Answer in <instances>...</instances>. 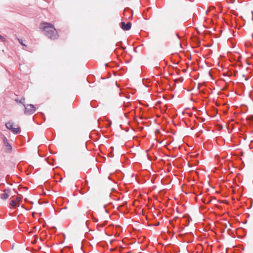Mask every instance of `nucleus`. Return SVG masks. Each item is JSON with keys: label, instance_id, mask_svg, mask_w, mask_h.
<instances>
[{"label": "nucleus", "instance_id": "obj_11", "mask_svg": "<svg viewBox=\"0 0 253 253\" xmlns=\"http://www.w3.org/2000/svg\"><path fill=\"white\" fill-rule=\"evenodd\" d=\"M3 141L4 145H5L6 144H7L8 143L7 138L5 136H4L3 138Z\"/></svg>", "mask_w": 253, "mask_h": 253}, {"label": "nucleus", "instance_id": "obj_19", "mask_svg": "<svg viewBox=\"0 0 253 253\" xmlns=\"http://www.w3.org/2000/svg\"><path fill=\"white\" fill-rule=\"evenodd\" d=\"M169 223L170 224V225H171V226H173V222H169Z\"/></svg>", "mask_w": 253, "mask_h": 253}, {"label": "nucleus", "instance_id": "obj_25", "mask_svg": "<svg viewBox=\"0 0 253 253\" xmlns=\"http://www.w3.org/2000/svg\"><path fill=\"white\" fill-rule=\"evenodd\" d=\"M187 221H189V218L188 219Z\"/></svg>", "mask_w": 253, "mask_h": 253}, {"label": "nucleus", "instance_id": "obj_13", "mask_svg": "<svg viewBox=\"0 0 253 253\" xmlns=\"http://www.w3.org/2000/svg\"><path fill=\"white\" fill-rule=\"evenodd\" d=\"M248 120H250L251 121H253V116H250L247 118Z\"/></svg>", "mask_w": 253, "mask_h": 253}, {"label": "nucleus", "instance_id": "obj_10", "mask_svg": "<svg viewBox=\"0 0 253 253\" xmlns=\"http://www.w3.org/2000/svg\"><path fill=\"white\" fill-rule=\"evenodd\" d=\"M15 101L17 103H20L23 105H24L25 98H21L20 100H19L18 99L16 98L15 99Z\"/></svg>", "mask_w": 253, "mask_h": 253}, {"label": "nucleus", "instance_id": "obj_7", "mask_svg": "<svg viewBox=\"0 0 253 253\" xmlns=\"http://www.w3.org/2000/svg\"><path fill=\"white\" fill-rule=\"evenodd\" d=\"M5 146V152L6 153H10L12 151V147L11 145L8 143L7 144H6L4 145Z\"/></svg>", "mask_w": 253, "mask_h": 253}, {"label": "nucleus", "instance_id": "obj_15", "mask_svg": "<svg viewBox=\"0 0 253 253\" xmlns=\"http://www.w3.org/2000/svg\"><path fill=\"white\" fill-rule=\"evenodd\" d=\"M0 40L2 42H4L5 41V39L2 36H1V37H0Z\"/></svg>", "mask_w": 253, "mask_h": 253}, {"label": "nucleus", "instance_id": "obj_12", "mask_svg": "<svg viewBox=\"0 0 253 253\" xmlns=\"http://www.w3.org/2000/svg\"><path fill=\"white\" fill-rule=\"evenodd\" d=\"M105 222H103V223H101V224H98L97 225V228L98 229V230H100V229H99V227L100 226L101 227H103L105 224Z\"/></svg>", "mask_w": 253, "mask_h": 253}, {"label": "nucleus", "instance_id": "obj_1", "mask_svg": "<svg viewBox=\"0 0 253 253\" xmlns=\"http://www.w3.org/2000/svg\"><path fill=\"white\" fill-rule=\"evenodd\" d=\"M40 28L45 34L48 31H52V33H56V30L53 25L47 22H42L40 24Z\"/></svg>", "mask_w": 253, "mask_h": 253}, {"label": "nucleus", "instance_id": "obj_26", "mask_svg": "<svg viewBox=\"0 0 253 253\" xmlns=\"http://www.w3.org/2000/svg\"><path fill=\"white\" fill-rule=\"evenodd\" d=\"M43 223H44V224H45V225L46 224V222H43Z\"/></svg>", "mask_w": 253, "mask_h": 253}, {"label": "nucleus", "instance_id": "obj_14", "mask_svg": "<svg viewBox=\"0 0 253 253\" xmlns=\"http://www.w3.org/2000/svg\"><path fill=\"white\" fill-rule=\"evenodd\" d=\"M18 41H19V42H20V43L22 45L26 46L25 44H24V43H23V42L22 41V40H19V39H18Z\"/></svg>", "mask_w": 253, "mask_h": 253}, {"label": "nucleus", "instance_id": "obj_17", "mask_svg": "<svg viewBox=\"0 0 253 253\" xmlns=\"http://www.w3.org/2000/svg\"><path fill=\"white\" fill-rule=\"evenodd\" d=\"M116 228H117L118 230L122 229V227L120 226H117Z\"/></svg>", "mask_w": 253, "mask_h": 253}, {"label": "nucleus", "instance_id": "obj_4", "mask_svg": "<svg viewBox=\"0 0 253 253\" xmlns=\"http://www.w3.org/2000/svg\"><path fill=\"white\" fill-rule=\"evenodd\" d=\"M46 36H47L49 39L51 40H55L58 38V35L57 34V32L56 31V33H52V31H48L47 33L45 34Z\"/></svg>", "mask_w": 253, "mask_h": 253}, {"label": "nucleus", "instance_id": "obj_16", "mask_svg": "<svg viewBox=\"0 0 253 253\" xmlns=\"http://www.w3.org/2000/svg\"><path fill=\"white\" fill-rule=\"evenodd\" d=\"M16 200L17 202H19L21 201V199L20 197H17Z\"/></svg>", "mask_w": 253, "mask_h": 253}, {"label": "nucleus", "instance_id": "obj_24", "mask_svg": "<svg viewBox=\"0 0 253 253\" xmlns=\"http://www.w3.org/2000/svg\"><path fill=\"white\" fill-rule=\"evenodd\" d=\"M225 225L226 228H227V225L226 224H225Z\"/></svg>", "mask_w": 253, "mask_h": 253}, {"label": "nucleus", "instance_id": "obj_6", "mask_svg": "<svg viewBox=\"0 0 253 253\" xmlns=\"http://www.w3.org/2000/svg\"><path fill=\"white\" fill-rule=\"evenodd\" d=\"M4 193H3L2 194H1V199H2V200H6V199L8 198V196H9V195L8 194V193L9 192V189H5L4 190Z\"/></svg>", "mask_w": 253, "mask_h": 253}, {"label": "nucleus", "instance_id": "obj_22", "mask_svg": "<svg viewBox=\"0 0 253 253\" xmlns=\"http://www.w3.org/2000/svg\"><path fill=\"white\" fill-rule=\"evenodd\" d=\"M87 222H85V225L87 227Z\"/></svg>", "mask_w": 253, "mask_h": 253}, {"label": "nucleus", "instance_id": "obj_21", "mask_svg": "<svg viewBox=\"0 0 253 253\" xmlns=\"http://www.w3.org/2000/svg\"><path fill=\"white\" fill-rule=\"evenodd\" d=\"M176 35V36H177L179 39H180V37H179V36L178 34H177Z\"/></svg>", "mask_w": 253, "mask_h": 253}, {"label": "nucleus", "instance_id": "obj_8", "mask_svg": "<svg viewBox=\"0 0 253 253\" xmlns=\"http://www.w3.org/2000/svg\"><path fill=\"white\" fill-rule=\"evenodd\" d=\"M149 222H147V225L143 224L142 228H145L146 227H150L153 226H158L160 225V222H157L155 224H149Z\"/></svg>", "mask_w": 253, "mask_h": 253}, {"label": "nucleus", "instance_id": "obj_23", "mask_svg": "<svg viewBox=\"0 0 253 253\" xmlns=\"http://www.w3.org/2000/svg\"><path fill=\"white\" fill-rule=\"evenodd\" d=\"M215 223H216L215 222H213V225H214H214H215Z\"/></svg>", "mask_w": 253, "mask_h": 253}, {"label": "nucleus", "instance_id": "obj_20", "mask_svg": "<svg viewBox=\"0 0 253 253\" xmlns=\"http://www.w3.org/2000/svg\"><path fill=\"white\" fill-rule=\"evenodd\" d=\"M52 229H54V230H55L56 229V228L54 227V226H53L52 227Z\"/></svg>", "mask_w": 253, "mask_h": 253}, {"label": "nucleus", "instance_id": "obj_27", "mask_svg": "<svg viewBox=\"0 0 253 253\" xmlns=\"http://www.w3.org/2000/svg\"><path fill=\"white\" fill-rule=\"evenodd\" d=\"M85 221L88 222V221H89V220H86Z\"/></svg>", "mask_w": 253, "mask_h": 253}, {"label": "nucleus", "instance_id": "obj_28", "mask_svg": "<svg viewBox=\"0 0 253 253\" xmlns=\"http://www.w3.org/2000/svg\"><path fill=\"white\" fill-rule=\"evenodd\" d=\"M0 37H1V36L0 35Z\"/></svg>", "mask_w": 253, "mask_h": 253}, {"label": "nucleus", "instance_id": "obj_3", "mask_svg": "<svg viewBox=\"0 0 253 253\" xmlns=\"http://www.w3.org/2000/svg\"><path fill=\"white\" fill-rule=\"evenodd\" d=\"M5 126L6 128L10 130L13 133L18 134L20 132V130L19 127L15 128L13 127V125L11 122H7L5 123Z\"/></svg>", "mask_w": 253, "mask_h": 253}, {"label": "nucleus", "instance_id": "obj_5", "mask_svg": "<svg viewBox=\"0 0 253 253\" xmlns=\"http://www.w3.org/2000/svg\"><path fill=\"white\" fill-rule=\"evenodd\" d=\"M131 24L130 22H127L126 24L125 22H121V27L125 31H128L130 29Z\"/></svg>", "mask_w": 253, "mask_h": 253}, {"label": "nucleus", "instance_id": "obj_2", "mask_svg": "<svg viewBox=\"0 0 253 253\" xmlns=\"http://www.w3.org/2000/svg\"><path fill=\"white\" fill-rule=\"evenodd\" d=\"M25 107V114H32L36 111V108L33 104L24 105Z\"/></svg>", "mask_w": 253, "mask_h": 253}, {"label": "nucleus", "instance_id": "obj_18", "mask_svg": "<svg viewBox=\"0 0 253 253\" xmlns=\"http://www.w3.org/2000/svg\"><path fill=\"white\" fill-rule=\"evenodd\" d=\"M184 231H185L184 228L182 227L180 231V232H183Z\"/></svg>", "mask_w": 253, "mask_h": 253}, {"label": "nucleus", "instance_id": "obj_9", "mask_svg": "<svg viewBox=\"0 0 253 253\" xmlns=\"http://www.w3.org/2000/svg\"><path fill=\"white\" fill-rule=\"evenodd\" d=\"M10 204L11 206H12L13 208H15V207L19 206V204H18L17 202L13 201V200H12L10 202Z\"/></svg>", "mask_w": 253, "mask_h": 253}]
</instances>
